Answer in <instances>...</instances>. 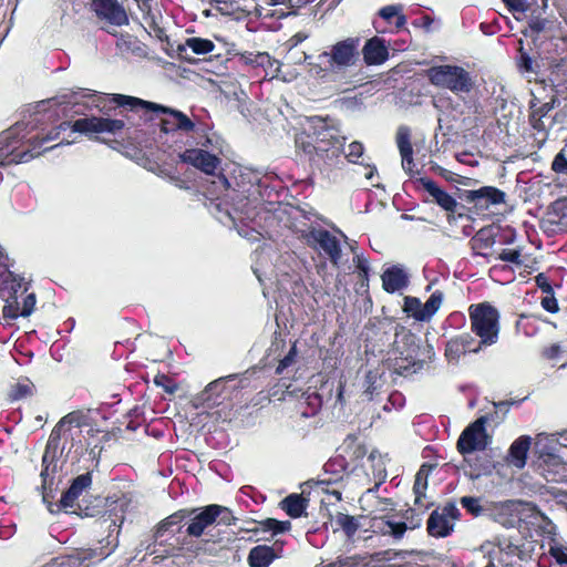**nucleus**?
I'll return each mask as SVG.
<instances>
[{"mask_svg":"<svg viewBox=\"0 0 567 567\" xmlns=\"http://www.w3.org/2000/svg\"><path fill=\"white\" fill-rule=\"evenodd\" d=\"M486 555L488 559L497 561L503 566H508L513 563V558L518 556L519 548L508 539L499 540L498 544L486 543L478 549Z\"/></svg>","mask_w":567,"mask_h":567,"instance_id":"obj_20","label":"nucleus"},{"mask_svg":"<svg viewBox=\"0 0 567 567\" xmlns=\"http://www.w3.org/2000/svg\"><path fill=\"white\" fill-rule=\"evenodd\" d=\"M282 508L291 517H300L306 509L307 499L299 494H291L287 496L282 502Z\"/></svg>","mask_w":567,"mask_h":567,"instance_id":"obj_44","label":"nucleus"},{"mask_svg":"<svg viewBox=\"0 0 567 567\" xmlns=\"http://www.w3.org/2000/svg\"><path fill=\"white\" fill-rule=\"evenodd\" d=\"M463 508H465L473 516H480L483 513V507L480 504V498L473 496H463L460 501Z\"/></svg>","mask_w":567,"mask_h":567,"instance_id":"obj_55","label":"nucleus"},{"mask_svg":"<svg viewBox=\"0 0 567 567\" xmlns=\"http://www.w3.org/2000/svg\"><path fill=\"white\" fill-rule=\"evenodd\" d=\"M189 523L186 528L187 535L192 537H200L205 530L214 525L229 526L234 523L235 517L231 511L225 506L212 504L200 508L188 511Z\"/></svg>","mask_w":567,"mask_h":567,"instance_id":"obj_8","label":"nucleus"},{"mask_svg":"<svg viewBox=\"0 0 567 567\" xmlns=\"http://www.w3.org/2000/svg\"><path fill=\"white\" fill-rule=\"evenodd\" d=\"M137 43L138 41L136 37L128 33H122L117 39L116 47L123 52H135Z\"/></svg>","mask_w":567,"mask_h":567,"instance_id":"obj_54","label":"nucleus"},{"mask_svg":"<svg viewBox=\"0 0 567 567\" xmlns=\"http://www.w3.org/2000/svg\"><path fill=\"white\" fill-rule=\"evenodd\" d=\"M551 169L556 174L567 175V157L565 155V150H561L555 157L551 163Z\"/></svg>","mask_w":567,"mask_h":567,"instance_id":"obj_62","label":"nucleus"},{"mask_svg":"<svg viewBox=\"0 0 567 567\" xmlns=\"http://www.w3.org/2000/svg\"><path fill=\"white\" fill-rule=\"evenodd\" d=\"M403 311L416 321H426L425 318L421 317V313H424L423 303L416 297H404Z\"/></svg>","mask_w":567,"mask_h":567,"instance_id":"obj_48","label":"nucleus"},{"mask_svg":"<svg viewBox=\"0 0 567 567\" xmlns=\"http://www.w3.org/2000/svg\"><path fill=\"white\" fill-rule=\"evenodd\" d=\"M354 475L360 476L358 467L354 465L350 468V462L347 461L343 454L337 453V455L330 457L323 465V476L318 481L311 483L316 485H329L343 481L346 477Z\"/></svg>","mask_w":567,"mask_h":567,"instance_id":"obj_14","label":"nucleus"},{"mask_svg":"<svg viewBox=\"0 0 567 567\" xmlns=\"http://www.w3.org/2000/svg\"><path fill=\"white\" fill-rule=\"evenodd\" d=\"M471 331L478 338L477 347L483 349L497 343L501 332V313L488 301L472 303L468 309Z\"/></svg>","mask_w":567,"mask_h":567,"instance_id":"obj_5","label":"nucleus"},{"mask_svg":"<svg viewBox=\"0 0 567 567\" xmlns=\"http://www.w3.org/2000/svg\"><path fill=\"white\" fill-rule=\"evenodd\" d=\"M530 446L529 436H520L512 444L509 449V462L518 468L526 464L527 452Z\"/></svg>","mask_w":567,"mask_h":567,"instance_id":"obj_37","label":"nucleus"},{"mask_svg":"<svg viewBox=\"0 0 567 567\" xmlns=\"http://www.w3.org/2000/svg\"><path fill=\"white\" fill-rule=\"evenodd\" d=\"M296 357H297V347L293 343L292 347L290 348V350L288 351V353L279 361V363L276 368V373L281 374L285 369L290 367L296 361Z\"/></svg>","mask_w":567,"mask_h":567,"instance_id":"obj_60","label":"nucleus"},{"mask_svg":"<svg viewBox=\"0 0 567 567\" xmlns=\"http://www.w3.org/2000/svg\"><path fill=\"white\" fill-rule=\"evenodd\" d=\"M315 238L320 249L329 257L331 264L334 267H339L342 254L338 238L326 229L319 230Z\"/></svg>","mask_w":567,"mask_h":567,"instance_id":"obj_26","label":"nucleus"},{"mask_svg":"<svg viewBox=\"0 0 567 567\" xmlns=\"http://www.w3.org/2000/svg\"><path fill=\"white\" fill-rule=\"evenodd\" d=\"M337 452L350 458V463L362 460L368 453V449L363 439L358 434H349L338 447Z\"/></svg>","mask_w":567,"mask_h":567,"instance_id":"obj_31","label":"nucleus"},{"mask_svg":"<svg viewBox=\"0 0 567 567\" xmlns=\"http://www.w3.org/2000/svg\"><path fill=\"white\" fill-rule=\"evenodd\" d=\"M322 406V398L318 392L302 393L301 399L298 401L297 411L303 417L315 416Z\"/></svg>","mask_w":567,"mask_h":567,"instance_id":"obj_35","label":"nucleus"},{"mask_svg":"<svg viewBox=\"0 0 567 567\" xmlns=\"http://www.w3.org/2000/svg\"><path fill=\"white\" fill-rule=\"evenodd\" d=\"M436 361L434 347L419 338L414 332L403 326L395 328L393 358L390 369L392 374L410 378L423 371L433 370Z\"/></svg>","mask_w":567,"mask_h":567,"instance_id":"obj_2","label":"nucleus"},{"mask_svg":"<svg viewBox=\"0 0 567 567\" xmlns=\"http://www.w3.org/2000/svg\"><path fill=\"white\" fill-rule=\"evenodd\" d=\"M310 133L320 148L327 150L328 159L336 164L343 154L347 137L342 135L339 122L331 116L312 115L307 117Z\"/></svg>","mask_w":567,"mask_h":567,"instance_id":"obj_6","label":"nucleus"},{"mask_svg":"<svg viewBox=\"0 0 567 567\" xmlns=\"http://www.w3.org/2000/svg\"><path fill=\"white\" fill-rule=\"evenodd\" d=\"M558 567H567V548L561 546H553L549 550Z\"/></svg>","mask_w":567,"mask_h":567,"instance_id":"obj_63","label":"nucleus"},{"mask_svg":"<svg viewBox=\"0 0 567 567\" xmlns=\"http://www.w3.org/2000/svg\"><path fill=\"white\" fill-rule=\"evenodd\" d=\"M124 117L125 120L91 115L78 118L74 122L64 121L47 133H38L28 138L27 142L22 144L23 148L17 146L20 142L19 126H12L0 135V145H2V148H10L4 157L0 159V165L6 166L27 163L42 153L52 150V147L42 148L43 143L58 140L61 132L69 127L74 133H80L92 138L95 134L109 133L115 135L125 128L126 122L131 125H135L131 122V116L125 115Z\"/></svg>","mask_w":567,"mask_h":567,"instance_id":"obj_1","label":"nucleus"},{"mask_svg":"<svg viewBox=\"0 0 567 567\" xmlns=\"http://www.w3.org/2000/svg\"><path fill=\"white\" fill-rule=\"evenodd\" d=\"M353 261L355 264V268L359 271L360 279L362 281H368L369 280V271H370L368 259L363 256L357 255V256H354Z\"/></svg>","mask_w":567,"mask_h":567,"instance_id":"obj_61","label":"nucleus"},{"mask_svg":"<svg viewBox=\"0 0 567 567\" xmlns=\"http://www.w3.org/2000/svg\"><path fill=\"white\" fill-rule=\"evenodd\" d=\"M215 48V43L209 39L192 37L187 38L184 44H179L177 47V52L182 59L192 62L193 60L188 56L187 53L188 49H190L194 54L205 55L212 53Z\"/></svg>","mask_w":567,"mask_h":567,"instance_id":"obj_27","label":"nucleus"},{"mask_svg":"<svg viewBox=\"0 0 567 567\" xmlns=\"http://www.w3.org/2000/svg\"><path fill=\"white\" fill-rule=\"evenodd\" d=\"M333 530H342L351 539L361 524L358 517L338 512L332 518Z\"/></svg>","mask_w":567,"mask_h":567,"instance_id":"obj_36","label":"nucleus"},{"mask_svg":"<svg viewBox=\"0 0 567 567\" xmlns=\"http://www.w3.org/2000/svg\"><path fill=\"white\" fill-rule=\"evenodd\" d=\"M34 384L29 378L19 379L16 383L11 384L7 392V400L9 402L20 401L33 395Z\"/></svg>","mask_w":567,"mask_h":567,"instance_id":"obj_38","label":"nucleus"},{"mask_svg":"<svg viewBox=\"0 0 567 567\" xmlns=\"http://www.w3.org/2000/svg\"><path fill=\"white\" fill-rule=\"evenodd\" d=\"M364 147L362 143L354 141L349 144L348 153H346V158L351 163H359V158L363 155Z\"/></svg>","mask_w":567,"mask_h":567,"instance_id":"obj_58","label":"nucleus"},{"mask_svg":"<svg viewBox=\"0 0 567 567\" xmlns=\"http://www.w3.org/2000/svg\"><path fill=\"white\" fill-rule=\"evenodd\" d=\"M205 440L208 445L216 449H224L229 444L225 427H210L205 434Z\"/></svg>","mask_w":567,"mask_h":567,"instance_id":"obj_46","label":"nucleus"},{"mask_svg":"<svg viewBox=\"0 0 567 567\" xmlns=\"http://www.w3.org/2000/svg\"><path fill=\"white\" fill-rule=\"evenodd\" d=\"M363 388V394L368 400H372L373 395L377 394L378 390L381 388L380 374L377 370H369L365 373Z\"/></svg>","mask_w":567,"mask_h":567,"instance_id":"obj_47","label":"nucleus"},{"mask_svg":"<svg viewBox=\"0 0 567 567\" xmlns=\"http://www.w3.org/2000/svg\"><path fill=\"white\" fill-rule=\"evenodd\" d=\"M373 527L378 528L383 535H390L395 539H401L408 528L404 522L392 519L375 520Z\"/></svg>","mask_w":567,"mask_h":567,"instance_id":"obj_42","label":"nucleus"},{"mask_svg":"<svg viewBox=\"0 0 567 567\" xmlns=\"http://www.w3.org/2000/svg\"><path fill=\"white\" fill-rule=\"evenodd\" d=\"M442 301L443 292L441 290H435L426 302L423 303L424 313H421V317L429 321L440 309Z\"/></svg>","mask_w":567,"mask_h":567,"instance_id":"obj_50","label":"nucleus"},{"mask_svg":"<svg viewBox=\"0 0 567 567\" xmlns=\"http://www.w3.org/2000/svg\"><path fill=\"white\" fill-rule=\"evenodd\" d=\"M291 384L287 383L285 380H278L269 390L268 396H265L268 400V403L271 401H284L287 395H292V392L289 390Z\"/></svg>","mask_w":567,"mask_h":567,"instance_id":"obj_49","label":"nucleus"},{"mask_svg":"<svg viewBox=\"0 0 567 567\" xmlns=\"http://www.w3.org/2000/svg\"><path fill=\"white\" fill-rule=\"evenodd\" d=\"M359 37H349L331 45L330 51H324L319 55V60H326L328 70L333 72L344 71L357 64L360 58Z\"/></svg>","mask_w":567,"mask_h":567,"instance_id":"obj_9","label":"nucleus"},{"mask_svg":"<svg viewBox=\"0 0 567 567\" xmlns=\"http://www.w3.org/2000/svg\"><path fill=\"white\" fill-rule=\"evenodd\" d=\"M489 443L485 427H465L457 440V450L461 454H471L484 451Z\"/></svg>","mask_w":567,"mask_h":567,"instance_id":"obj_19","label":"nucleus"},{"mask_svg":"<svg viewBox=\"0 0 567 567\" xmlns=\"http://www.w3.org/2000/svg\"><path fill=\"white\" fill-rule=\"evenodd\" d=\"M233 200H236L235 210L240 213L239 218H249V212L251 207V200L248 196H244L243 194H236V197H233Z\"/></svg>","mask_w":567,"mask_h":567,"instance_id":"obj_56","label":"nucleus"},{"mask_svg":"<svg viewBox=\"0 0 567 567\" xmlns=\"http://www.w3.org/2000/svg\"><path fill=\"white\" fill-rule=\"evenodd\" d=\"M369 467L372 471V477H370L369 473H365V481L374 482V487L369 488L368 493H372L379 488V486L385 481L388 474L385 468V462L384 458L375 451H371L369 454V457L367 460V464L364 467Z\"/></svg>","mask_w":567,"mask_h":567,"instance_id":"obj_28","label":"nucleus"},{"mask_svg":"<svg viewBox=\"0 0 567 567\" xmlns=\"http://www.w3.org/2000/svg\"><path fill=\"white\" fill-rule=\"evenodd\" d=\"M363 61L367 65H380L389 59V49L384 39L372 37L362 48Z\"/></svg>","mask_w":567,"mask_h":567,"instance_id":"obj_23","label":"nucleus"},{"mask_svg":"<svg viewBox=\"0 0 567 567\" xmlns=\"http://www.w3.org/2000/svg\"><path fill=\"white\" fill-rule=\"evenodd\" d=\"M396 145L402 157V167L411 172L413 165V147L408 127H400L396 133Z\"/></svg>","mask_w":567,"mask_h":567,"instance_id":"obj_33","label":"nucleus"},{"mask_svg":"<svg viewBox=\"0 0 567 567\" xmlns=\"http://www.w3.org/2000/svg\"><path fill=\"white\" fill-rule=\"evenodd\" d=\"M425 75L432 85L449 90L458 96L468 95L475 86L471 73L460 65H435L427 69Z\"/></svg>","mask_w":567,"mask_h":567,"instance_id":"obj_7","label":"nucleus"},{"mask_svg":"<svg viewBox=\"0 0 567 567\" xmlns=\"http://www.w3.org/2000/svg\"><path fill=\"white\" fill-rule=\"evenodd\" d=\"M553 110V105L550 103H544L537 109H532L529 114V123L532 127L538 132H545L546 127L543 122V117H545Z\"/></svg>","mask_w":567,"mask_h":567,"instance_id":"obj_45","label":"nucleus"},{"mask_svg":"<svg viewBox=\"0 0 567 567\" xmlns=\"http://www.w3.org/2000/svg\"><path fill=\"white\" fill-rule=\"evenodd\" d=\"M548 220L559 231H567V199H557L551 204Z\"/></svg>","mask_w":567,"mask_h":567,"instance_id":"obj_39","label":"nucleus"},{"mask_svg":"<svg viewBox=\"0 0 567 567\" xmlns=\"http://www.w3.org/2000/svg\"><path fill=\"white\" fill-rule=\"evenodd\" d=\"M467 567H496L493 559H488L486 555L477 550L474 559L467 565Z\"/></svg>","mask_w":567,"mask_h":567,"instance_id":"obj_64","label":"nucleus"},{"mask_svg":"<svg viewBox=\"0 0 567 567\" xmlns=\"http://www.w3.org/2000/svg\"><path fill=\"white\" fill-rule=\"evenodd\" d=\"M417 183L432 197V202L446 213L449 221L465 216V206L460 204L452 195L441 188L436 182L427 177H421L417 179Z\"/></svg>","mask_w":567,"mask_h":567,"instance_id":"obj_10","label":"nucleus"},{"mask_svg":"<svg viewBox=\"0 0 567 567\" xmlns=\"http://www.w3.org/2000/svg\"><path fill=\"white\" fill-rule=\"evenodd\" d=\"M264 530H270L274 535L284 533L290 528V522H279L274 518H268L261 523Z\"/></svg>","mask_w":567,"mask_h":567,"instance_id":"obj_57","label":"nucleus"},{"mask_svg":"<svg viewBox=\"0 0 567 567\" xmlns=\"http://www.w3.org/2000/svg\"><path fill=\"white\" fill-rule=\"evenodd\" d=\"M281 547L258 545L250 549L248 563L250 567H268L276 558L280 557Z\"/></svg>","mask_w":567,"mask_h":567,"instance_id":"obj_30","label":"nucleus"},{"mask_svg":"<svg viewBox=\"0 0 567 567\" xmlns=\"http://www.w3.org/2000/svg\"><path fill=\"white\" fill-rule=\"evenodd\" d=\"M259 68H261L265 71V76H269L270 79H275V78L279 76L281 63L278 60L274 59L269 54L268 63L267 62L262 63V64H260Z\"/></svg>","mask_w":567,"mask_h":567,"instance_id":"obj_59","label":"nucleus"},{"mask_svg":"<svg viewBox=\"0 0 567 567\" xmlns=\"http://www.w3.org/2000/svg\"><path fill=\"white\" fill-rule=\"evenodd\" d=\"M435 464L423 463L419 471L415 474L413 493H414V508L412 511H417L419 513H423L431 505V502L426 497L427 489V478L431 472L435 468Z\"/></svg>","mask_w":567,"mask_h":567,"instance_id":"obj_21","label":"nucleus"},{"mask_svg":"<svg viewBox=\"0 0 567 567\" xmlns=\"http://www.w3.org/2000/svg\"><path fill=\"white\" fill-rule=\"evenodd\" d=\"M506 193L495 186H482L477 189L463 190L461 198L472 204L476 212L487 210L491 206L506 203Z\"/></svg>","mask_w":567,"mask_h":567,"instance_id":"obj_13","label":"nucleus"},{"mask_svg":"<svg viewBox=\"0 0 567 567\" xmlns=\"http://www.w3.org/2000/svg\"><path fill=\"white\" fill-rule=\"evenodd\" d=\"M91 483L92 477L90 473L81 474L74 478L69 489L62 494L60 504L56 505L58 509L73 508L75 501L87 487H90Z\"/></svg>","mask_w":567,"mask_h":567,"instance_id":"obj_25","label":"nucleus"},{"mask_svg":"<svg viewBox=\"0 0 567 567\" xmlns=\"http://www.w3.org/2000/svg\"><path fill=\"white\" fill-rule=\"evenodd\" d=\"M154 383L168 394H174L178 390L176 381L165 373H157Z\"/></svg>","mask_w":567,"mask_h":567,"instance_id":"obj_52","label":"nucleus"},{"mask_svg":"<svg viewBox=\"0 0 567 567\" xmlns=\"http://www.w3.org/2000/svg\"><path fill=\"white\" fill-rule=\"evenodd\" d=\"M403 7L401 4H390L382 7L378 14L388 23H392L395 19L394 25L396 30H401L406 24V17L402 13Z\"/></svg>","mask_w":567,"mask_h":567,"instance_id":"obj_41","label":"nucleus"},{"mask_svg":"<svg viewBox=\"0 0 567 567\" xmlns=\"http://www.w3.org/2000/svg\"><path fill=\"white\" fill-rule=\"evenodd\" d=\"M381 278L382 287L389 293L402 290L409 285L408 274L399 266H391L385 269Z\"/></svg>","mask_w":567,"mask_h":567,"instance_id":"obj_29","label":"nucleus"},{"mask_svg":"<svg viewBox=\"0 0 567 567\" xmlns=\"http://www.w3.org/2000/svg\"><path fill=\"white\" fill-rule=\"evenodd\" d=\"M106 421L100 409H79L60 419L55 425H99Z\"/></svg>","mask_w":567,"mask_h":567,"instance_id":"obj_22","label":"nucleus"},{"mask_svg":"<svg viewBox=\"0 0 567 567\" xmlns=\"http://www.w3.org/2000/svg\"><path fill=\"white\" fill-rule=\"evenodd\" d=\"M498 260L512 262L517 266L523 264L520 248H504L496 257Z\"/></svg>","mask_w":567,"mask_h":567,"instance_id":"obj_53","label":"nucleus"},{"mask_svg":"<svg viewBox=\"0 0 567 567\" xmlns=\"http://www.w3.org/2000/svg\"><path fill=\"white\" fill-rule=\"evenodd\" d=\"M91 10L95 16L109 23L122 27L128 24L124 7L117 0H91Z\"/></svg>","mask_w":567,"mask_h":567,"instance_id":"obj_16","label":"nucleus"},{"mask_svg":"<svg viewBox=\"0 0 567 567\" xmlns=\"http://www.w3.org/2000/svg\"><path fill=\"white\" fill-rule=\"evenodd\" d=\"M59 464L58 461L54 460V455H51L49 451H45L42 457V470H41V478H42V489H43V499L47 501L50 493L53 491L54 478L58 472Z\"/></svg>","mask_w":567,"mask_h":567,"instance_id":"obj_32","label":"nucleus"},{"mask_svg":"<svg viewBox=\"0 0 567 567\" xmlns=\"http://www.w3.org/2000/svg\"><path fill=\"white\" fill-rule=\"evenodd\" d=\"M112 101L117 106L124 107L132 113L147 115L150 112H154L167 115L159 123L163 133L167 134L176 131L192 132L195 128V123L178 110L124 94H113Z\"/></svg>","mask_w":567,"mask_h":567,"instance_id":"obj_4","label":"nucleus"},{"mask_svg":"<svg viewBox=\"0 0 567 567\" xmlns=\"http://www.w3.org/2000/svg\"><path fill=\"white\" fill-rule=\"evenodd\" d=\"M525 398L519 400H505L499 402H492V410L485 414L478 416L475 421L468 425H486L487 423H495L496 425L502 423L505 419L506 413L509 411L512 405H518Z\"/></svg>","mask_w":567,"mask_h":567,"instance_id":"obj_24","label":"nucleus"},{"mask_svg":"<svg viewBox=\"0 0 567 567\" xmlns=\"http://www.w3.org/2000/svg\"><path fill=\"white\" fill-rule=\"evenodd\" d=\"M495 237L492 227L481 228L470 240L474 254L486 257L484 250L491 248L496 243Z\"/></svg>","mask_w":567,"mask_h":567,"instance_id":"obj_34","label":"nucleus"},{"mask_svg":"<svg viewBox=\"0 0 567 567\" xmlns=\"http://www.w3.org/2000/svg\"><path fill=\"white\" fill-rule=\"evenodd\" d=\"M482 349H478L476 339L468 332H464L451 338L444 350V355L449 362L457 363L461 357L466 353H478Z\"/></svg>","mask_w":567,"mask_h":567,"instance_id":"obj_17","label":"nucleus"},{"mask_svg":"<svg viewBox=\"0 0 567 567\" xmlns=\"http://www.w3.org/2000/svg\"><path fill=\"white\" fill-rule=\"evenodd\" d=\"M248 379L236 374L218 378L209 382L205 389L193 399V405L197 412L198 423L202 425H215L231 421L233 405L229 400L230 392L245 389Z\"/></svg>","mask_w":567,"mask_h":567,"instance_id":"obj_3","label":"nucleus"},{"mask_svg":"<svg viewBox=\"0 0 567 567\" xmlns=\"http://www.w3.org/2000/svg\"><path fill=\"white\" fill-rule=\"evenodd\" d=\"M461 512L454 503L434 509L427 519V532L433 537H446L453 532Z\"/></svg>","mask_w":567,"mask_h":567,"instance_id":"obj_11","label":"nucleus"},{"mask_svg":"<svg viewBox=\"0 0 567 567\" xmlns=\"http://www.w3.org/2000/svg\"><path fill=\"white\" fill-rule=\"evenodd\" d=\"M214 8L224 16L241 21L251 16L259 18L262 8L257 0H213Z\"/></svg>","mask_w":567,"mask_h":567,"instance_id":"obj_15","label":"nucleus"},{"mask_svg":"<svg viewBox=\"0 0 567 567\" xmlns=\"http://www.w3.org/2000/svg\"><path fill=\"white\" fill-rule=\"evenodd\" d=\"M516 66L520 73H537L538 64L524 47V41L518 40Z\"/></svg>","mask_w":567,"mask_h":567,"instance_id":"obj_40","label":"nucleus"},{"mask_svg":"<svg viewBox=\"0 0 567 567\" xmlns=\"http://www.w3.org/2000/svg\"><path fill=\"white\" fill-rule=\"evenodd\" d=\"M296 153L305 156L311 166L322 169L324 166L333 165L328 159L327 150L320 148L313 135L309 132H300L295 137Z\"/></svg>","mask_w":567,"mask_h":567,"instance_id":"obj_12","label":"nucleus"},{"mask_svg":"<svg viewBox=\"0 0 567 567\" xmlns=\"http://www.w3.org/2000/svg\"><path fill=\"white\" fill-rule=\"evenodd\" d=\"M239 61L245 64L252 68H259L262 63H268L269 61V53L268 52H250L245 51L240 53Z\"/></svg>","mask_w":567,"mask_h":567,"instance_id":"obj_51","label":"nucleus"},{"mask_svg":"<svg viewBox=\"0 0 567 567\" xmlns=\"http://www.w3.org/2000/svg\"><path fill=\"white\" fill-rule=\"evenodd\" d=\"M179 158L183 163L189 164L208 175L215 174L220 164V159L216 155L200 148H187L179 154Z\"/></svg>","mask_w":567,"mask_h":567,"instance_id":"obj_18","label":"nucleus"},{"mask_svg":"<svg viewBox=\"0 0 567 567\" xmlns=\"http://www.w3.org/2000/svg\"><path fill=\"white\" fill-rule=\"evenodd\" d=\"M187 516L188 509H182L163 519L155 529V540L162 538L167 532L174 533V530H172V527L178 525L182 520L186 519Z\"/></svg>","mask_w":567,"mask_h":567,"instance_id":"obj_43","label":"nucleus"}]
</instances>
